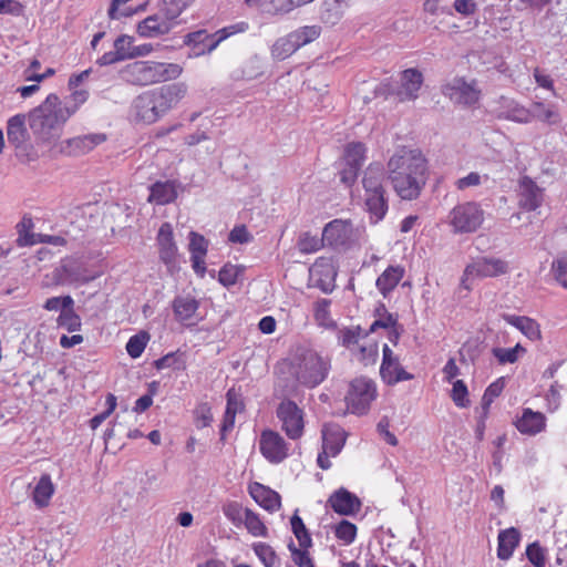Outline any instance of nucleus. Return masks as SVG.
Wrapping results in <instances>:
<instances>
[{"mask_svg": "<svg viewBox=\"0 0 567 567\" xmlns=\"http://www.w3.org/2000/svg\"><path fill=\"white\" fill-rule=\"evenodd\" d=\"M426 161L417 150L401 148L388 162V178L403 200L419 197L426 183Z\"/></svg>", "mask_w": 567, "mask_h": 567, "instance_id": "nucleus-1", "label": "nucleus"}, {"mask_svg": "<svg viewBox=\"0 0 567 567\" xmlns=\"http://www.w3.org/2000/svg\"><path fill=\"white\" fill-rule=\"evenodd\" d=\"M76 112L75 107L64 105L60 97L51 93L28 115L29 126L35 141L54 146L60 140L66 121Z\"/></svg>", "mask_w": 567, "mask_h": 567, "instance_id": "nucleus-2", "label": "nucleus"}, {"mask_svg": "<svg viewBox=\"0 0 567 567\" xmlns=\"http://www.w3.org/2000/svg\"><path fill=\"white\" fill-rule=\"evenodd\" d=\"M183 68L177 63L135 61L122 70V78L134 85H151L177 79Z\"/></svg>", "mask_w": 567, "mask_h": 567, "instance_id": "nucleus-3", "label": "nucleus"}, {"mask_svg": "<svg viewBox=\"0 0 567 567\" xmlns=\"http://www.w3.org/2000/svg\"><path fill=\"white\" fill-rule=\"evenodd\" d=\"M384 168L380 163L370 164L363 173L364 205L371 220L378 223L388 212V199L383 187Z\"/></svg>", "mask_w": 567, "mask_h": 567, "instance_id": "nucleus-4", "label": "nucleus"}, {"mask_svg": "<svg viewBox=\"0 0 567 567\" xmlns=\"http://www.w3.org/2000/svg\"><path fill=\"white\" fill-rule=\"evenodd\" d=\"M330 362L310 349H298L291 362V373L300 385L315 388L328 374Z\"/></svg>", "mask_w": 567, "mask_h": 567, "instance_id": "nucleus-5", "label": "nucleus"}, {"mask_svg": "<svg viewBox=\"0 0 567 567\" xmlns=\"http://www.w3.org/2000/svg\"><path fill=\"white\" fill-rule=\"evenodd\" d=\"M333 395V403L331 404V413L334 415H346L348 413L362 415L368 412L370 404L375 400V392H321L319 399L321 402L327 403Z\"/></svg>", "mask_w": 567, "mask_h": 567, "instance_id": "nucleus-6", "label": "nucleus"}, {"mask_svg": "<svg viewBox=\"0 0 567 567\" xmlns=\"http://www.w3.org/2000/svg\"><path fill=\"white\" fill-rule=\"evenodd\" d=\"M322 451L318 454L317 464L322 470L332 465L330 457H336L343 449L347 440L346 431L336 423L324 424L321 430Z\"/></svg>", "mask_w": 567, "mask_h": 567, "instance_id": "nucleus-7", "label": "nucleus"}, {"mask_svg": "<svg viewBox=\"0 0 567 567\" xmlns=\"http://www.w3.org/2000/svg\"><path fill=\"white\" fill-rule=\"evenodd\" d=\"M276 415L281 424V430L288 439L297 441L305 432V412L291 400H284L276 410Z\"/></svg>", "mask_w": 567, "mask_h": 567, "instance_id": "nucleus-8", "label": "nucleus"}, {"mask_svg": "<svg viewBox=\"0 0 567 567\" xmlns=\"http://www.w3.org/2000/svg\"><path fill=\"white\" fill-rule=\"evenodd\" d=\"M484 212L477 203L467 202L455 206L450 213V224L455 233H473L482 225Z\"/></svg>", "mask_w": 567, "mask_h": 567, "instance_id": "nucleus-9", "label": "nucleus"}, {"mask_svg": "<svg viewBox=\"0 0 567 567\" xmlns=\"http://www.w3.org/2000/svg\"><path fill=\"white\" fill-rule=\"evenodd\" d=\"M509 271V265L506 260L497 257H480L465 267L462 285L470 289L467 284L474 278L498 277Z\"/></svg>", "mask_w": 567, "mask_h": 567, "instance_id": "nucleus-10", "label": "nucleus"}, {"mask_svg": "<svg viewBox=\"0 0 567 567\" xmlns=\"http://www.w3.org/2000/svg\"><path fill=\"white\" fill-rule=\"evenodd\" d=\"M259 450L271 464H279L289 456V444L276 431L264 430L259 439Z\"/></svg>", "mask_w": 567, "mask_h": 567, "instance_id": "nucleus-11", "label": "nucleus"}, {"mask_svg": "<svg viewBox=\"0 0 567 567\" xmlns=\"http://www.w3.org/2000/svg\"><path fill=\"white\" fill-rule=\"evenodd\" d=\"M442 93L451 101L462 105H473L478 102L481 91L475 81L466 82L463 78H454L442 86Z\"/></svg>", "mask_w": 567, "mask_h": 567, "instance_id": "nucleus-12", "label": "nucleus"}, {"mask_svg": "<svg viewBox=\"0 0 567 567\" xmlns=\"http://www.w3.org/2000/svg\"><path fill=\"white\" fill-rule=\"evenodd\" d=\"M518 206L526 212H534L539 208L544 202V188L529 176H523L518 181L517 187Z\"/></svg>", "mask_w": 567, "mask_h": 567, "instance_id": "nucleus-13", "label": "nucleus"}, {"mask_svg": "<svg viewBox=\"0 0 567 567\" xmlns=\"http://www.w3.org/2000/svg\"><path fill=\"white\" fill-rule=\"evenodd\" d=\"M353 236V227L350 220L333 219L322 230V240L330 247H343L348 245Z\"/></svg>", "mask_w": 567, "mask_h": 567, "instance_id": "nucleus-14", "label": "nucleus"}, {"mask_svg": "<svg viewBox=\"0 0 567 567\" xmlns=\"http://www.w3.org/2000/svg\"><path fill=\"white\" fill-rule=\"evenodd\" d=\"M162 116L175 107L187 94V85L183 82L172 83L152 90Z\"/></svg>", "mask_w": 567, "mask_h": 567, "instance_id": "nucleus-15", "label": "nucleus"}, {"mask_svg": "<svg viewBox=\"0 0 567 567\" xmlns=\"http://www.w3.org/2000/svg\"><path fill=\"white\" fill-rule=\"evenodd\" d=\"M199 301L192 295L176 296L172 302L175 320L184 326H194L197 322Z\"/></svg>", "mask_w": 567, "mask_h": 567, "instance_id": "nucleus-16", "label": "nucleus"}, {"mask_svg": "<svg viewBox=\"0 0 567 567\" xmlns=\"http://www.w3.org/2000/svg\"><path fill=\"white\" fill-rule=\"evenodd\" d=\"M494 113L498 118L509 120L517 123H529L530 112L513 99L501 96L495 101Z\"/></svg>", "mask_w": 567, "mask_h": 567, "instance_id": "nucleus-17", "label": "nucleus"}, {"mask_svg": "<svg viewBox=\"0 0 567 567\" xmlns=\"http://www.w3.org/2000/svg\"><path fill=\"white\" fill-rule=\"evenodd\" d=\"M133 111L137 120L147 124H152L162 117L156 97L152 90L140 94L134 100Z\"/></svg>", "mask_w": 567, "mask_h": 567, "instance_id": "nucleus-18", "label": "nucleus"}, {"mask_svg": "<svg viewBox=\"0 0 567 567\" xmlns=\"http://www.w3.org/2000/svg\"><path fill=\"white\" fill-rule=\"evenodd\" d=\"M327 503L337 514L343 516L353 515L361 508L359 497L343 487L332 493Z\"/></svg>", "mask_w": 567, "mask_h": 567, "instance_id": "nucleus-19", "label": "nucleus"}, {"mask_svg": "<svg viewBox=\"0 0 567 567\" xmlns=\"http://www.w3.org/2000/svg\"><path fill=\"white\" fill-rule=\"evenodd\" d=\"M514 425L520 434L534 436L545 430L546 417L540 412L525 408L522 414L516 417Z\"/></svg>", "mask_w": 567, "mask_h": 567, "instance_id": "nucleus-20", "label": "nucleus"}, {"mask_svg": "<svg viewBox=\"0 0 567 567\" xmlns=\"http://www.w3.org/2000/svg\"><path fill=\"white\" fill-rule=\"evenodd\" d=\"M60 284H87L96 278V275L87 272L84 267L75 260H66L56 269Z\"/></svg>", "mask_w": 567, "mask_h": 567, "instance_id": "nucleus-21", "label": "nucleus"}, {"mask_svg": "<svg viewBox=\"0 0 567 567\" xmlns=\"http://www.w3.org/2000/svg\"><path fill=\"white\" fill-rule=\"evenodd\" d=\"M249 494L252 499L264 509L275 513L281 507L280 495L268 486L255 482L248 487Z\"/></svg>", "mask_w": 567, "mask_h": 567, "instance_id": "nucleus-22", "label": "nucleus"}, {"mask_svg": "<svg viewBox=\"0 0 567 567\" xmlns=\"http://www.w3.org/2000/svg\"><path fill=\"white\" fill-rule=\"evenodd\" d=\"M172 30V24L158 11L140 21L136 28L137 33L146 39L165 35Z\"/></svg>", "mask_w": 567, "mask_h": 567, "instance_id": "nucleus-23", "label": "nucleus"}, {"mask_svg": "<svg viewBox=\"0 0 567 567\" xmlns=\"http://www.w3.org/2000/svg\"><path fill=\"white\" fill-rule=\"evenodd\" d=\"M105 140V134L100 133L78 136L65 141V146L61 147V152L75 156L82 155L102 144Z\"/></svg>", "mask_w": 567, "mask_h": 567, "instance_id": "nucleus-24", "label": "nucleus"}, {"mask_svg": "<svg viewBox=\"0 0 567 567\" xmlns=\"http://www.w3.org/2000/svg\"><path fill=\"white\" fill-rule=\"evenodd\" d=\"M157 244L159 247V258L166 265H173L177 256V246L173 238V227L169 223H164L157 234Z\"/></svg>", "mask_w": 567, "mask_h": 567, "instance_id": "nucleus-25", "label": "nucleus"}, {"mask_svg": "<svg viewBox=\"0 0 567 567\" xmlns=\"http://www.w3.org/2000/svg\"><path fill=\"white\" fill-rule=\"evenodd\" d=\"M423 84V75L416 69H408L401 73V87L398 95L401 101L415 100Z\"/></svg>", "mask_w": 567, "mask_h": 567, "instance_id": "nucleus-26", "label": "nucleus"}, {"mask_svg": "<svg viewBox=\"0 0 567 567\" xmlns=\"http://www.w3.org/2000/svg\"><path fill=\"white\" fill-rule=\"evenodd\" d=\"M497 557L501 560H508L520 540V534L515 527L501 530L497 537Z\"/></svg>", "mask_w": 567, "mask_h": 567, "instance_id": "nucleus-27", "label": "nucleus"}, {"mask_svg": "<svg viewBox=\"0 0 567 567\" xmlns=\"http://www.w3.org/2000/svg\"><path fill=\"white\" fill-rule=\"evenodd\" d=\"M28 131L25 127V115L17 114L8 120L7 137L8 142L16 148L22 147L28 140Z\"/></svg>", "mask_w": 567, "mask_h": 567, "instance_id": "nucleus-28", "label": "nucleus"}, {"mask_svg": "<svg viewBox=\"0 0 567 567\" xmlns=\"http://www.w3.org/2000/svg\"><path fill=\"white\" fill-rule=\"evenodd\" d=\"M246 4L261 14L280 16L292 10L290 0H245Z\"/></svg>", "mask_w": 567, "mask_h": 567, "instance_id": "nucleus-29", "label": "nucleus"}, {"mask_svg": "<svg viewBox=\"0 0 567 567\" xmlns=\"http://www.w3.org/2000/svg\"><path fill=\"white\" fill-rule=\"evenodd\" d=\"M244 408L245 405L240 392H227V405L220 429L221 434H225L234 427L236 414L243 412Z\"/></svg>", "mask_w": 567, "mask_h": 567, "instance_id": "nucleus-30", "label": "nucleus"}, {"mask_svg": "<svg viewBox=\"0 0 567 567\" xmlns=\"http://www.w3.org/2000/svg\"><path fill=\"white\" fill-rule=\"evenodd\" d=\"M503 318L507 323L517 328L529 340L535 341L540 339L539 324L534 319L514 315H504Z\"/></svg>", "mask_w": 567, "mask_h": 567, "instance_id": "nucleus-31", "label": "nucleus"}, {"mask_svg": "<svg viewBox=\"0 0 567 567\" xmlns=\"http://www.w3.org/2000/svg\"><path fill=\"white\" fill-rule=\"evenodd\" d=\"M177 197V192L173 182H156L151 186L148 200L157 205L172 203Z\"/></svg>", "mask_w": 567, "mask_h": 567, "instance_id": "nucleus-32", "label": "nucleus"}, {"mask_svg": "<svg viewBox=\"0 0 567 567\" xmlns=\"http://www.w3.org/2000/svg\"><path fill=\"white\" fill-rule=\"evenodd\" d=\"M404 270L396 266L388 267L377 279V287L379 291L385 297L392 291L400 280L402 279Z\"/></svg>", "mask_w": 567, "mask_h": 567, "instance_id": "nucleus-33", "label": "nucleus"}, {"mask_svg": "<svg viewBox=\"0 0 567 567\" xmlns=\"http://www.w3.org/2000/svg\"><path fill=\"white\" fill-rule=\"evenodd\" d=\"M185 9V0H163L157 11L172 24V28L174 29L181 23L179 17Z\"/></svg>", "mask_w": 567, "mask_h": 567, "instance_id": "nucleus-34", "label": "nucleus"}, {"mask_svg": "<svg viewBox=\"0 0 567 567\" xmlns=\"http://www.w3.org/2000/svg\"><path fill=\"white\" fill-rule=\"evenodd\" d=\"M54 493V485L50 475L44 474L33 489V501L38 507H45Z\"/></svg>", "mask_w": 567, "mask_h": 567, "instance_id": "nucleus-35", "label": "nucleus"}, {"mask_svg": "<svg viewBox=\"0 0 567 567\" xmlns=\"http://www.w3.org/2000/svg\"><path fill=\"white\" fill-rule=\"evenodd\" d=\"M526 349L520 343L513 348L495 347L492 349V354L499 364H513L524 357Z\"/></svg>", "mask_w": 567, "mask_h": 567, "instance_id": "nucleus-36", "label": "nucleus"}, {"mask_svg": "<svg viewBox=\"0 0 567 567\" xmlns=\"http://www.w3.org/2000/svg\"><path fill=\"white\" fill-rule=\"evenodd\" d=\"M530 112V121L536 118L549 125L557 124L560 121L559 113L551 106H546L542 102H534Z\"/></svg>", "mask_w": 567, "mask_h": 567, "instance_id": "nucleus-37", "label": "nucleus"}, {"mask_svg": "<svg viewBox=\"0 0 567 567\" xmlns=\"http://www.w3.org/2000/svg\"><path fill=\"white\" fill-rule=\"evenodd\" d=\"M291 530L297 538L301 548L308 549L312 546L311 536L303 524L302 518L298 515V511L295 512L290 519Z\"/></svg>", "mask_w": 567, "mask_h": 567, "instance_id": "nucleus-38", "label": "nucleus"}, {"mask_svg": "<svg viewBox=\"0 0 567 567\" xmlns=\"http://www.w3.org/2000/svg\"><path fill=\"white\" fill-rule=\"evenodd\" d=\"M296 50H298V44L292 38L291 33L287 37L279 38L271 48V54L274 58L278 60H284L291 55Z\"/></svg>", "mask_w": 567, "mask_h": 567, "instance_id": "nucleus-39", "label": "nucleus"}, {"mask_svg": "<svg viewBox=\"0 0 567 567\" xmlns=\"http://www.w3.org/2000/svg\"><path fill=\"white\" fill-rule=\"evenodd\" d=\"M243 524L248 533L255 537H266L267 527L261 522L259 515L249 508H245V517Z\"/></svg>", "mask_w": 567, "mask_h": 567, "instance_id": "nucleus-40", "label": "nucleus"}, {"mask_svg": "<svg viewBox=\"0 0 567 567\" xmlns=\"http://www.w3.org/2000/svg\"><path fill=\"white\" fill-rule=\"evenodd\" d=\"M216 41L214 34H208L206 30H198L195 32H190L185 37V43L190 45L194 44L198 48L196 54H203L208 52V45Z\"/></svg>", "mask_w": 567, "mask_h": 567, "instance_id": "nucleus-41", "label": "nucleus"}, {"mask_svg": "<svg viewBox=\"0 0 567 567\" xmlns=\"http://www.w3.org/2000/svg\"><path fill=\"white\" fill-rule=\"evenodd\" d=\"M330 305L331 300L319 299L313 307L317 323L324 328H333L336 326V322L330 316Z\"/></svg>", "mask_w": 567, "mask_h": 567, "instance_id": "nucleus-42", "label": "nucleus"}, {"mask_svg": "<svg viewBox=\"0 0 567 567\" xmlns=\"http://www.w3.org/2000/svg\"><path fill=\"white\" fill-rule=\"evenodd\" d=\"M365 146L362 143H351L344 152L346 166L361 168L364 162Z\"/></svg>", "mask_w": 567, "mask_h": 567, "instance_id": "nucleus-43", "label": "nucleus"}, {"mask_svg": "<svg viewBox=\"0 0 567 567\" xmlns=\"http://www.w3.org/2000/svg\"><path fill=\"white\" fill-rule=\"evenodd\" d=\"M56 323L69 332L79 331L81 329V318L74 312L73 308L61 311L56 319Z\"/></svg>", "mask_w": 567, "mask_h": 567, "instance_id": "nucleus-44", "label": "nucleus"}, {"mask_svg": "<svg viewBox=\"0 0 567 567\" xmlns=\"http://www.w3.org/2000/svg\"><path fill=\"white\" fill-rule=\"evenodd\" d=\"M334 536L344 545H350L355 540L357 526L349 520H341L334 527Z\"/></svg>", "mask_w": 567, "mask_h": 567, "instance_id": "nucleus-45", "label": "nucleus"}, {"mask_svg": "<svg viewBox=\"0 0 567 567\" xmlns=\"http://www.w3.org/2000/svg\"><path fill=\"white\" fill-rule=\"evenodd\" d=\"M291 35L298 44L299 49L300 47L316 40L320 35V28L317 25H306L291 32Z\"/></svg>", "mask_w": 567, "mask_h": 567, "instance_id": "nucleus-46", "label": "nucleus"}, {"mask_svg": "<svg viewBox=\"0 0 567 567\" xmlns=\"http://www.w3.org/2000/svg\"><path fill=\"white\" fill-rule=\"evenodd\" d=\"M148 339V333L144 331L131 337L126 343L127 353L134 359L138 358L143 353Z\"/></svg>", "mask_w": 567, "mask_h": 567, "instance_id": "nucleus-47", "label": "nucleus"}, {"mask_svg": "<svg viewBox=\"0 0 567 567\" xmlns=\"http://www.w3.org/2000/svg\"><path fill=\"white\" fill-rule=\"evenodd\" d=\"M223 513L225 517L235 526H240L244 522L245 509L237 502L229 501L223 505Z\"/></svg>", "mask_w": 567, "mask_h": 567, "instance_id": "nucleus-48", "label": "nucleus"}, {"mask_svg": "<svg viewBox=\"0 0 567 567\" xmlns=\"http://www.w3.org/2000/svg\"><path fill=\"white\" fill-rule=\"evenodd\" d=\"M249 28V24L245 21H240L238 23H235V24H231V25H228L221 30H219L217 32V34H219V37L216 39V41H213L209 45H208V53H210L212 51H214L217 45L223 41L225 40L226 38H228L229 35H233V34H236V33H240V32H245L247 31Z\"/></svg>", "mask_w": 567, "mask_h": 567, "instance_id": "nucleus-49", "label": "nucleus"}, {"mask_svg": "<svg viewBox=\"0 0 567 567\" xmlns=\"http://www.w3.org/2000/svg\"><path fill=\"white\" fill-rule=\"evenodd\" d=\"M551 274L554 279L565 289H567V254L559 256L551 264Z\"/></svg>", "mask_w": 567, "mask_h": 567, "instance_id": "nucleus-50", "label": "nucleus"}, {"mask_svg": "<svg viewBox=\"0 0 567 567\" xmlns=\"http://www.w3.org/2000/svg\"><path fill=\"white\" fill-rule=\"evenodd\" d=\"M134 39L127 34H122L114 41V50L122 61L132 59V49H134Z\"/></svg>", "mask_w": 567, "mask_h": 567, "instance_id": "nucleus-51", "label": "nucleus"}, {"mask_svg": "<svg viewBox=\"0 0 567 567\" xmlns=\"http://www.w3.org/2000/svg\"><path fill=\"white\" fill-rule=\"evenodd\" d=\"M326 243H323L322 238L319 239L317 236H312L309 233H305L300 236L298 240V248L300 252L311 254L319 250Z\"/></svg>", "mask_w": 567, "mask_h": 567, "instance_id": "nucleus-52", "label": "nucleus"}, {"mask_svg": "<svg viewBox=\"0 0 567 567\" xmlns=\"http://www.w3.org/2000/svg\"><path fill=\"white\" fill-rule=\"evenodd\" d=\"M254 551L266 567H274L276 565L277 555L269 545L257 543L254 545Z\"/></svg>", "mask_w": 567, "mask_h": 567, "instance_id": "nucleus-53", "label": "nucleus"}, {"mask_svg": "<svg viewBox=\"0 0 567 567\" xmlns=\"http://www.w3.org/2000/svg\"><path fill=\"white\" fill-rule=\"evenodd\" d=\"M106 409L103 412L97 413L90 420V426L92 430H96L115 410L116 408V398L109 393L105 400Z\"/></svg>", "mask_w": 567, "mask_h": 567, "instance_id": "nucleus-54", "label": "nucleus"}, {"mask_svg": "<svg viewBox=\"0 0 567 567\" xmlns=\"http://www.w3.org/2000/svg\"><path fill=\"white\" fill-rule=\"evenodd\" d=\"M444 379H446L449 382L453 384L452 390H467V385L464 383L463 380H455V377L458 375V368L454 361V359H450L444 369Z\"/></svg>", "mask_w": 567, "mask_h": 567, "instance_id": "nucleus-55", "label": "nucleus"}, {"mask_svg": "<svg viewBox=\"0 0 567 567\" xmlns=\"http://www.w3.org/2000/svg\"><path fill=\"white\" fill-rule=\"evenodd\" d=\"M526 556L530 564L535 567H545L546 565V553L538 543L529 544L526 548Z\"/></svg>", "mask_w": 567, "mask_h": 567, "instance_id": "nucleus-56", "label": "nucleus"}, {"mask_svg": "<svg viewBox=\"0 0 567 567\" xmlns=\"http://www.w3.org/2000/svg\"><path fill=\"white\" fill-rule=\"evenodd\" d=\"M288 548L291 553L293 563L298 567H315L312 558L305 548H297L293 542H290Z\"/></svg>", "mask_w": 567, "mask_h": 567, "instance_id": "nucleus-57", "label": "nucleus"}, {"mask_svg": "<svg viewBox=\"0 0 567 567\" xmlns=\"http://www.w3.org/2000/svg\"><path fill=\"white\" fill-rule=\"evenodd\" d=\"M240 270L237 266L226 264L218 274L219 282L225 287L236 284Z\"/></svg>", "mask_w": 567, "mask_h": 567, "instance_id": "nucleus-58", "label": "nucleus"}, {"mask_svg": "<svg viewBox=\"0 0 567 567\" xmlns=\"http://www.w3.org/2000/svg\"><path fill=\"white\" fill-rule=\"evenodd\" d=\"M74 300L71 296H64V297H52L49 298L45 303L43 305L44 309L49 311H56L61 310L64 311L69 308H73Z\"/></svg>", "mask_w": 567, "mask_h": 567, "instance_id": "nucleus-59", "label": "nucleus"}, {"mask_svg": "<svg viewBox=\"0 0 567 567\" xmlns=\"http://www.w3.org/2000/svg\"><path fill=\"white\" fill-rule=\"evenodd\" d=\"M189 251L192 256H206L207 252V240L204 236L190 231L189 233Z\"/></svg>", "mask_w": 567, "mask_h": 567, "instance_id": "nucleus-60", "label": "nucleus"}, {"mask_svg": "<svg viewBox=\"0 0 567 567\" xmlns=\"http://www.w3.org/2000/svg\"><path fill=\"white\" fill-rule=\"evenodd\" d=\"M389 427V420L386 417H382L377 425V431L388 444L396 446L399 443L398 439L392 432H390Z\"/></svg>", "mask_w": 567, "mask_h": 567, "instance_id": "nucleus-61", "label": "nucleus"}, {"mask_svg": "<svg viewBox=\"0 0 567 567\" xmlns=\"http://www.w3.org/2000/svg\"><path fill=\"white\" fill-rule=\"evenodd\" d=\"M310 271L316 275H324L327 277L334 276V268L330 260L324 258H319L316 260V262L310 268Z\"/></svg>", "mask_w": 567, "mask_h": 567, "instance_id": "nucleus-62", "label": "nucleus"}, {"mask_svg": "<svg viewBox=\"0 0 567 567\" xmlns=\"http://www.w3.org/2000/svg\"><path fill=\"white\" fill-rule=\"evenodd\" d=\"M196 421L198 427L208 426L213 421V414L210 408L207 404H200L196 411Z\"/></svg>", "mask_w": 567, "mask_h": 567, "instance_id": "nucleus-63", "label": "nucleus"}, {"mask_svg": "<svg viewBox=\"0 0 567 567\" xmlns=\"http://www.w3.org/2000/svg\"><path fill=\"white\" fill-rule=\"evenodd\" d=\"M228 239L231 243L246 244V243H249L252 239V236L247 230L246 226L241 225V226L235 227L229 233Z\"/></svg>", "mask_w": 567, "mask_h": 567, "instance_id": "nucleus-64", "label": "nucleus"}]
</instances>
